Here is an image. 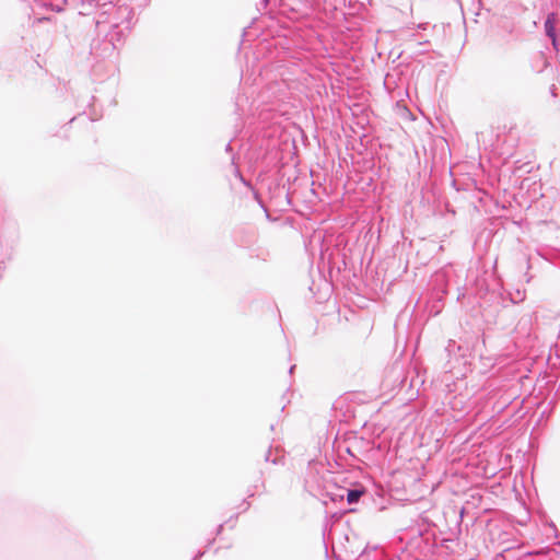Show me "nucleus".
Instances as JSON below:
<instances>
[{
  "mask_svg": "<svg viewBox=\"0 0 560 560\" xmlns=\"http://www.w3.org/2000/svg\"><path fill=\"white\" fill-rule=\"evenodd\" d=\"M558 21H559L558 15L555 13H551L547 16L546 22H545L546 34L551 38L553 44L556 43L555 26Z\"/></svg>",
  "mask_w": 560,
  "mask_h": 560,
  "instance_id": "nucleus-1",
  "label": "nucleus"
},
{
  "mask_svg": "<svg viewBox=\"0 0 560 560\" xmlns=\"http://www.w3.org/2000/svg\"><path fill=\"white\" fill-rule=\"evenodd\" d=\"M364 492H365V490L363 488L349 490L347 493L348 503L352 504V503L358 502L359 499L364 494Z\"/></svg>",
  "mask_w": 560,
  "mask_h": 560,
  "instance_id": "nucleus-2",
  "label": "nucleus"
},
{
  "mask_svg": "<svg viewBox=\"0 0 560 560\" xmlns=\"http://www.w3.org/2000/svg\"><path fill=\"white\" fill-rule=\"evenodd\" d=\"M47 20H48L47 18H39L37 21L42 22V21H47Z\"/></svg>",
  "mask_w": 560,
  "mask_h": 560,
  "instance_id": "nucleus-3",
  "label": "nucleus"
}]
</instances>
